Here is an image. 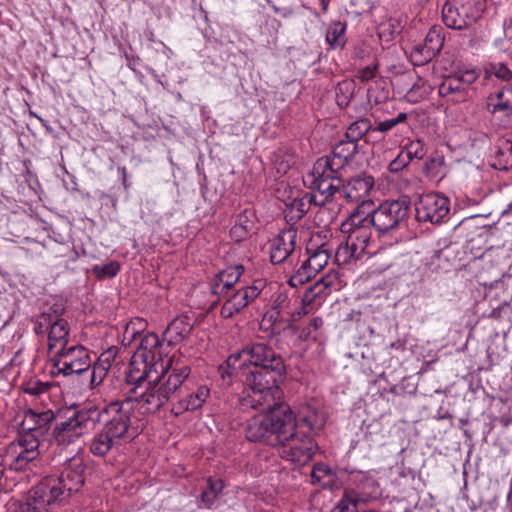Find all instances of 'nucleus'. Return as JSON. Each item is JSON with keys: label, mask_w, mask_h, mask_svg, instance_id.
Instances as JSON below:
<instances>
[{"label": "nucleus", "mask_w": 512, "mask_h": 512, "mask_svg": "<svg viewBox=\"0 0 512 512\" xmlns=\"http://www.w3.org/2000/svg\"><path fill=\"white\" fill-rule=\"evenodd\" d=\"M134 420V401L130 398L112 401L102 407L88 405L66 419L57 420L51 436L58 445L68 446L101 423V429L88 441L87 447L93 456L104 457L139 434Z\"/></svg>", "instance_id": "nucleus-1"}, {"label": "nucleus", "mask_w": 512, "mask_h": 512, "mask_svg": "<svg viewBox=\"0 0 512 512\" xmlns=\"http://www.w3.org/2000/svg\"><path fill=\"white\" fill-rule=\"evenodd\" d=\"M160 367L161 374L155 377L151 372H144L141 376L132 372L130 375L131 382H147L145 391L135 398L143 413L157 412L174 394L178 397L171 408L174 415L202 408L210 396V389L207 385H192L188 365L171 367L169 372L163 363Z\"/></svg>", "instance_id": "nucleus-2"}, {"label": "nucleus", "mask_w": 512, "mask_h": 512, "mask_svg": "<svg viewBox=\"0 0 512 512\" xmlns=\"http://www.w3.org/2000/svg\"><path fill=\"white\" fill-rule=\"evenodd\" d=\"M242 358H244V362L249 361L253 365L245 378V384L251 390L249 397L252 407L275 406L282 397L279 387L285 374L282 357L263 342H251L246 344L241 351L228 357V367L236 369L237 363Z\"/></svg>", "instance_id": "nucleus-3"}, {"label": "nucleus", "mask_w": 512, "mask_h": 512, "mask_svg": "<svg viewBox=\"0 0 512 512\" xmlns=\"http://www.w3.org/2000/svg\"><path fill=\"white\" fill-rule=\"evenodd\" d=\"M84 466L74 459L59 477L49 476L36 485L26 500L33 512H46L62 504L84 484Z\"/></svg>", "instance_id": "nucleus-4"}, {"label": "nucleus", "mask_w": 512, "mask_h": 512, "mask_svg": "<svg viewBox=\"0 0 512 512\" xmlns=\"http://www.w3.org/2000/svg\"><path fill=\"white\" fill-rule=\"evenodd\" d=\"M358 150V144L347 141L345 138L340 140L332 149V152L319 158L313 165L312 171L307 174L305 183L309 184L310 189L328 191L334 189L332 182L329 185L326 180L341 174V171L354 158Z\"/></svg>", "instance_id": "nucleus-5"}, {"label": "nucleus", "mask_w": 512, "mask_h": 512, "mask_svg": "<svg viewBox=\"0 0 512 512\" xmlns=\"http://www.w3.org/2000/svg\"><path fill=\"white\" fill-rule=\"evenodd\" d=\"M284 217L289 227L301 220L308 212L314 211V222L318 227H326L336 218L339 204L328 200L322 192L305 193L285 204Z\"/></svg>", "instance_id": "nucleus-6"}, {"label": "nucleus", "mask_w": 512, "mask_h": 512, "mask_svg": "<svg viewBox=\"0 0 512 512\" xmlns=\"http://www.w3.org/2000/svg\"><path fill=\"white\" fill-rule=\"evenodd\" d=\"M368 218L352 215L349 222L344 224V231L348 233L346 241L338 247L337 261L347 263L350 260H359L365 254L371 239Z\"/></svg>", "instance_id": "nucleus-7"}, {"label": "nucleus", "mask_w": 512, "mask_h": 512, "mask_svg": "<svg viewBox=\"0 0 512 512\" xmlns=\"http://www.w3.org/2000/svg\"><path fill=\"white\" fill-rule=\"evenodd\" d=\"M53 376L71 377L88 371L92 365L90 352L84 346L72 344L50 356Z\"/></svg>", "instance_id": "nucleus-8"}, {"label": "nucleus", "mask_w": 512, "mask_h": 512, "mask_svg": "<svg viewBox=\"0 0 512 512\" xmlns=\"http://www.w3.org/2000/svg\"><path fill=\"white\" fill-rule=\"evenodd\" d=\"M411 201L408 197L385 200L366 218L379 233L399 228L409 216Z\"/></svg>", "instance_id": "nucleus-9"}, {"label": "nucleus", "mask_w": 512, "mask_h": 512, "mask_svg": "<svg viewBox=\"0 0 512 512\" xmlns=\"http://www.w3.org/2000/svg\"><path fill=\"white\" fill-rule=\"evenodd\" d=\"M332 182L334 189L328 191L316 190L326 195L327 199L331 202L335 201V196L338 195L340 198L345 199L349 203H362L366 202V198L369 196L371 190L374 187V178L367 173L357 174L346 182L341 179V174L334 176L333 180H326L327 184Z\"/></svg>", "instance_id": "nucleus-10"}, {"label": "nucleus", "mask_w": 512, "mask_h": 512, "mask_svg": "<svg viewBox=\"0 0 512 512\" xmlns=\"http://www.w3.org/2000/svg\"><path fill=\"white\" fill-rule=\"evenodd\" d=\"M485 9V0H447L442 8L443 22L449 28L463 30L476 23Z\"/></svg>", "instance_id": "nucleus-11"}, {"label": "nucleus", "mask_w": 512, "mask_h": 512, "mask_svg": "<svg viewBox=\"0 0 512 512\" xmlns=\"http://www.w3.org/2000/svg\"><path fill=\"white\" fill-rule=\"evenodd\" d=\"M40 439L33 436H19L17 442L11 443L5 453L0 455V470L2 474L5 468L13 471H22L38 458L43 447Z\"/></svg>", "instance_id": "nucleus-12"}, {"label": "nucleus", "mask_w": 512, "mask_h": 512, "mask_svg": "<svg viewBox=\"0 0 512 512\" xmlns=\"http://www.w3.org/2000/svg\"><path fill=\"white\" fill-rule=\"evenodd\" d=\"M476 68L458 70L446 76L438 87L441 97L452 103H464L471 100L476 92L474 83L479 78Z\"/></svg>", "instance_id": "nucleus-13"}, {"label": "nucleus", "mask_w": 512, "mask_h": 512, "mask_svg": "<svg viewBox=\"0 0 512 512\" xmlns=\"http://www.w3.org/2000/svg\"><path fill=\"white\" fill-rule=\"evenodd\" d=\"M255 408L268 411L269 420H272L270 425V441H272V447L282 446L295 435V430H297V418L290 407L283 403L281 399L277 401L275 406L269 408L256 406Z\"/></svg>", "instance_id": "nucleus-14"}, {"label": "nucleus", "mask_w": 512, "mask_h": 512, "mask_svg": "<svg viewBox=\"0 0 512 512\" xmlns=\"http://www.w3.org/2000/svg\"><path fill=\"white\" fill-rule=\"evenodd\" d=\"M265 283L263 280H256L252 285L241 286L230 290L227 294H221L219 298L224 299L221 307V316L223 318H231L240 313L245 307L257 299Z\"/></svg>", "instance_id": "nucleus-15"}, {"label": "nucleus", "mask_w": 512, "mask_h": 512, "mask_svg": "<svg viewBox=\"0 0 512 512\" xmlns=\"http://www.w3.org/2000/svg\"><path fill=\"white\" fill-rule=\"evenodd\" d=\"M416 219L419 222L441 223L450 212V201L439 193H427L415 203Z\"/></svg>", "instance_id": "nucleus-16"}, {"label": "nucleus", "mask_w": 512, "mask_h": 512, "mask_svg": "<svg viewBox=\"0 0 512 512\" xmlns=\"http://www.w3.org/2000/svg\"><path fill=\"white\" fill-rule=\"evenodd\" d=\"M282 447L283 458L297 465H305L313 458L317 444L306 431L295 430V435Z\"/></svg>", "instance_id": "nucleus-17"}, {"label": "nucleus", "mask_w": 512, "mask_h": 512, "mask_svg": "<svg viewBox=\"0 0 512 512\" xmlns=\"http://www.w3.org/2000/svg\"><path fill=\"white\" fill-rule=\"evenodd\" d=\"M309 256L302 262L301 266L293 274L288 283L292 287H297L309 282L328 264L330 254L324 245L311 252L307 249Z\"/></svg>", "instance_id": "nucleus-18"}, {"label": "nucleus", "mask_w": 512, "mask_h": 512, "mask_svg": "<svg viewBox=\"0 0 512 512\" xmlns=\"http://www.w3.org/2000/svg\"><path fill=\"white\" fill-rule=\"evenodd\" d=\"M297 229L289 227L280 231L270 245V259L273 264L292 263L296 252Z\"/></svg>", "instance_id": "nucleus-19"}, {"label": "nucleus", "mask_w": 512, "mask_h": 512, "mask_svg": "<svg viewBox=\"0 0 512 512\" xmlns=\"http://www.w3.org/2000/svg\"><path fill=\"white\" fill-rule=\"evenodd\" d=\"M485 109L494 120H506L512 115V85L503 86L490 93L485 100Z\"/></svg>", "instance_id": "nucleus-20"}, {"label": "nucleus", "mask_w": 512, "mask_h": 512, "mask_svg": "<svg viewBox=\"0 0 512 512\" xmlns=\"http://www.w3.org/2000/svg\"><path fill=\"white\" fill-rule=\"evenodd\" d=\"M64 307L61 304L54 305V316L48 331V350L50 354L58 352L69 346V325L61 316Z\"/></svg>", "instance_id": "nucleus-21"}, {"label": "nucleus", "mask_w": 512, "mask_h": 512, "mask_svg": "<svg viewBox=\"0 0 512 512\" xmlns=\"http://www.w3.org/2000/svg\"><path fill=\"white\" fill-rule=\"evenodd\" d=\"M159 346H160V341H159V337L156 333L149 332V333H146L143 337H141L138 354L144 360L143 370L140 371V369L135 370L134 368H131L128 373V376H127V380L129 383L136 384L138 387H140L142 384L145 383V382H140V383L131 382L130 375L132 372H134L136 376H141L144 372H151L153 377H155L156 375H159L157 373L156 368H155V371L148 369V361L154 362L160 358Z\"/></svg>", "instance_id": "nucleus-22"}, {"label": "nucleus", "mask_w": 512, "mask_h": 512, "mask_svg": "<svg viewBox=\"0 0 512 512\" xmlns=\"http://www.w3.org/2000/svg\"><path fill=\"white\" fill-rule=\"evenodd\" d=\"M373 491L357 493L356 490H346L337 505L331 512H360L359 505L372 500H376L381 496V489L377 482H370Z\"/></svg>", "instance_id": "nucleus-23"}, {"label": "nucleus", "mask_w": 512, "mask_h": 512, "mask_svg": "<svg viewBox=\"0 0 512 512\" xmlns=\"http://www.w3.org/2000/svg\"><path fill=\"white\" fill-rule=\"evenodd\" d=\"M244 272L242 265H235L223 269L215 275L211 282V293L215 296L227 294L230 290L236 289L240 283V277Z\"/></svg>", "instance_id": "nucleus-24"}, {"label": "nucleus", "mask_w": 512, "mask_h": 512, "mask_svg": "<svg viewBox=\"0 0 512 512\" xmlns=\"http://www.w3.org/2000/svg\"><path fill=\"white\" fill-rule=\"evenodd\" d=\"M265 412L249 419L246 426V438L251 442H261L272 446V441H270L272 420H269L268 411Z\"/></svg>", "instance_id": "nucleus-25"}, {"label": "nucleus", "mask_w": 512, "mask_h": 512, "mask_svg": "<svg viewBox=\"0 0 512 512\" xmlns=\"http://www.w3.org/2000/svg\"><path fill=\"white\" fill-rule=\"evenodd\" d=\"M326 417L322 411L311 406L304 407L297 419V430L304 431L307 428L309 432L317 433L325 425Z\"/></svg>", "instance_id": "nucleus-26"}, {"label": "nucleus", "mask_w": 512, "mask_h": 512, "mask_svg": "<svg viewBox=\"0 0 512 512\" xmlns=\"http://www.w3.org/2000/svg\"><path fill=\"white\" fill-rule=\"evenodd\" d=\"M374 266L375 272L382 273L391 269L393 275L401 276L409 272L408 270L410 268V259L404 256H400L396 257L394 261H387L386 255L381 253L377 255Z\"/></svg>", "instance_id": "nucleus-27"}, {"label": "nucleus", "mask_w": 512, "mask_h": 512, "mask_svg": "<svg viewBox=\"0 0 512 512\" xmlns=\"http://www.w3.org/2000/svg\"><path fill=\"white\" fill-rule=\"evenodd\" d=\"M114 357L115 354L112 350H108L100 355L98 361L93 365L90 374V385L92 388L97 387L103 382Z\"/></svg>", "instance_id": "nucleus-28"}, {"label": "nucleus", "mask_w": 512, "mask_h": 512, "mask_svg": "<svg viewBox=\"0 0 512 512\" xmlns=\"http://www.w3.org/2000/svg\"><path fill=\"white\" fill-rule=\"evenodd\" d=\"M346 28V23L341 21H333L329 24L325 39L331 49H342L345 46L347 42Z\"/></svg>", "instance_id": "nucleus-29"}, {"label": "nucleus", "mask_w": 512, "mask_h": 512, "mask_svg": "<svg viewBox=\"0 0 512 512\" xmlns=\"http://www.w3.org/2000/svg\"><path fill=\"white\" fill-rule=\"evenodd\" d=\"M494 166L500 170L512 168V134L501 139L497 145Z\"/></svg>", "instance_id": "nucleus-30"}, {"label": "nucleus", "mask_w": 512, "mask_h": 512, "mask_svg": "<svg viewBox=\"0 0 512 512\" xmlns=\"http://www.w3.org/2000/svg\"><path fill=\"white\" fill-rule=\"evenodd\" d=\"M56 420L55 413L51 410H45V411H36V438L40 439L42 442V445H45V442L49 439L48 431L50 429L51 423Z\"/></svg>", "instance_id": "nucleus-31"}, {"label": "nucleus", "mask_w": 512, "mask_h": 512, "mask_svg": "<svg viewBox=\"0 0 512 512\" xmlns=\"http://www.w3.org/2000/svg\"><path fill=\"white\" fill-rule=\"evenodd\" d=\"M191 329L190 323L185 318L179 317L168 325L165 336L169 338V342H179L189 335Z\"/></svg>", "instance_id": "nucleus-32"}, {"label": "nucleus", "mask_w": 512, "mask_h": 512, "mask_svg": "<svg viewBox=\"0 0 512 512\" xmlns=\"http://www.w3.org/2000/svg\"><path fill=\"white\" fill-rule=\"evenodd\" d=\"M371 122L367 118H361L350 124L345 133V139L354 144H358V141L362 139L370 130Z\"/></svg>", "instance_id": "nucleus-33"}, {"label": "nucleus", "mask_w": 512, "mask_h": 512, "mask_svg": "<svg viewBox=\"0 0 512 512\" xmlns=\"http://www.w3.org/2000/svg\"><path fill=\"white\" fill-rule=\"evenodd\" d=\"M224 489L221 479L208 478L207 488L201 493V501L207 508H210Z\"/></svg>", "instance_id": "nucleus-34"}, {"label": "nucleus", "mask_w": 512, "mask_h": 512, "mask_svg": "<svg viewBox=\"0 0 512 512\" xmlns=\"http://www.w3.org/2000/svg\"><path fill=\"white\" fill-rule=\"evenodd\" d=\"M313 484H319L323 487L329 486L333 480L331 468L325 463H317L311 471Z\"/></svg>", "instance_id": "nucleus-35"}, {"label": "nucleus", "mask_w": 512, "mask_h": 512, "mask_svg": "<svg viewBox=\"0 0 512 512\" xmlns=\"http://www.w3.org/2000/svg\"><path fill=\"white\" fill-rule=\"evenodd\" d=\"M485 74L489 76H495L496 78L503 81L512 80V71L505 63L502 62H490L485 66Z\"/></svg>", "instance_id": "nucleus-36"}, {"label": "nucleus", "mask_w": 512, "mask_h": 512, "mask_svg": "<svg viewBox=\"0 0 512 512\" xmlns=\"http://www.w3.org/2000/svg\"><path fill=\"white\" fill-rule=\"evenodd\" d=\"M436 55L425 45L419 44L411 51V62L415 66H422L430 62Z\"/></svg>", "instance_id": "nucleus-37"}, {"label": "nucleus", "mask_w": 512, "mask_h": 512, "mask_svg": "<svg viewBox=\"0 0 512 512\" xmlns=\"http://www.w3.org/2000/svg\"><path fill=\"white\" fill-rule=\"evenodd\" d=\"M120 268L121 266L118 261H110L103 265H94L92 272L98 279H105L115 277Z\"/></svg>", "instance_id": "nucleus-38"}, {"label": "nucleus", "mask_w": 512, "mask_h": 512, "mask_svg": "<svg viewBox=\"0 0 512 512\" xmlns=\"http://www.w3.org/2000/svg\"><path fill=\"white\" fill-rule=\"evenodd\" d=\"M435 55H437L444 44V37L441 35L440 30L433 27L428 31L424 39V43Z\"/></svg>", "instance_id": "nucleus-39"}, {"label": "nucleus", "mask_w": 512, "mask_h": 512, "mask_svg": "<svg viewBox=\"0 0 512 512\" xmlns=\"http://www.w3.org/2000/svg\"><path fill=\"white\" fill-rule=\"evenodd\" d=\"M367 98L371 105L384 103L389 98V90L376 82L374 86L368 88Z\"/></svg>", "instance_id": "nucleus-40"}, {"label": "nucleus", "mask_w": 512, "mask_h": 512, "mask_svg": "<svg viewBox=\"0 0 512 512\" xmlns=\"http://www.w3.org/2000/svg\"><path fill=\"white\" fill-rule=\"evenodd\" d=\"M50 388L51 384L49 382H42L35 379L26 381L22 384V390L24 393L31 396H40L42 394H46Z\"/></svg>", "instance_id": "nucleus-41"}, {"label": "nucleus", "mask_w": 512, "mask_h": 512, "mask_svg": "<svg viewBox=\"0 0 512 512\" xmlns=\"http://www.w3.org/2000/svg\"><path fill=\"white\" fill-rule=\"evenodd\" d=\"M54 316V305L44 309L41 315L38 317L37 322L34 326V331L37 334L48 333Z\"/></svg>", "instance_id": "nucleus-42"}, {"label": "nucleus", "mask_w": 512, "mask_h": 512, "mask_svg": "<svg viewBox=\"0 0 512 512\" xmlns=\"http://www.w3.org/2000/svg\"><path fill=\"white\" fill-rule=\"evenodd\" d=\"M36 411L29 409L24 413L23 420L20 424L21 434L20 436H28L31 434L33 438H36Z\"/></svg>", "instance_id": "nucleus-43"}, {"label": "nucleus", "mask_w": 512, "mask_h": 512, "mask_svg": "<svg viewBox=\"0 0 512 512\" xmlns=\"http://www.w3.org/2000/svg\"><path fill=\"white\" fill-rule=\"evenodd\" d=\"M352 97V85L349 82L339 83L336 88V101L341 108L348 106Z\"/></svg>", "instance_id": "nucleus-44"}, {"label": "nucleus", "mask_w": 512, "mask_h": 512, "mask_svg": "<svg viewBox=\"0 0 512 512\" xmlns=\"http://www.w3.org/2000/svg\"><path fill=\"white\" fill-rule=\"evenodd\" d=\"M404 153L411 161L413 159H422L426 155L424 144L420 140L411 141L403 148Z\"/></svg>", "instance_id": "nucleus-45"}, {"label": "nucleus", "mask_w": 512, "mask_h": 512, "mask_svg": "<svg viewBox=\"0 0 512 512\" xmlns=\"http://www.w3.org/2000/svg\"><path fill=\"white\" fill-rule=\"evenodd\" d=\"M408 115L405 112H400L396 117L387 119L384 121H380L378 126L374 129L375 131H379L382 133H386L397 125L405 123L407 121Z\"/></svg>", "instance_id": "nucleus-46"}, {"label": "nucleus", "mask_w": 512, "mask_h": 512, "mask_svg": "<svg viewBox=\"0 0 512 512\" xmlns=\"http://www.w3.org/2000/svg\"><path fill=\"white\" fill-rule=\"evenodd\" d=\"M252 223L248 217V211L245 210L243 213L237 216L235 225L231 229V233H237V231L242 230L243 233H248L251 229Z\"/></svg>", "instance_id": "nucleus-47"}, {"label": "nucleus", "mask_w": 512, "mask_h": 512, "mask_svg": "<svg viewBox=\"0 0 512 512\" xmlns=\"http://www.w3.org/2000/svg\"><path fill=\"white\" fill-rule=\"evenodd\" d=\"M378 64H373L358 70L357 77L361 82H368L377 75Z\"/></svg>", "instance_id": "nucleus-48"}, {"label": "nucleus", "mask_w": 512, "mask_h": 512, "mask_svg": "<svg viewBox=\"0 0 512 512\" xmlns=\"http://www.w3.org/2000/svg\"><path fill=\"white\" fill-rule=\"evenodd\" d=\"M410 160L408 159L407 155L402 150L399 155L390 162L389 164V170L391 172H399L402 169H404L408 164Z\"/></svg>", "instance_id": "nucleus-49"}, {"label": "nucleus", "mask_w": 512, "mask_h": 512, "mask_svg": "<svg viewBox=\"0 0 512 512\" xmlns=\"http://www.w3.org/2000/svg\"><path fill=\"white\" fill-rule=\"evenodd\" d=\"M145 328V322L144 320L140 319V318H136L135 320L131 321L127 327H126V330H125V335L128 336L130 335L131 336V339H133L136 334H139L141 330H143Z\"/></svg>", "instance_id": "nucleus-50"}, {"label": "nucleus", "mask_w": 512, "mask_h": 512, "mask_svg": "<svg viewBox=\"0 0 512 512\" xmlns=\"http://www.w3.org/2000/svg\"><path fill=\"white\" fill-rule=\"evenodd\" d=\"M323 325V320L320 317H314L312 318L308 325L303 329V333L307 338H316L315 335H312L313 332H316L319 328H321Z\"/></svg>", "instance_id": "nucleus-51"}, {"label": "nucleus", "mask_w": 512, "mask_h": 512, "mask_svg": "<svg viewBox=\"0 0 512 512\" xmlns=\"http://www.w3.org/2000/svg\"><path fill=\"white\" fill-rule=\"evenodd\" d=\"M425 94V92L421 91L420 86L414 85L411 89L407 91L406 98L408 99V101L416 103L423 99L425 97Z\"/></svg>", "instance_id": "nucleus-52"}, {"label": "nucleus", "mask_w": 512, "mask_h": 512, "mask_svg": "<svg viewBox=\"0 0 512 512\" xmlns=\"http://www.w3.org/2000/svg\"><path fill=\"white\" fill-rule=\"evenodd\" d=\"M494 44L499 50L506 53L508 56H512L511 39H497Z\"/></svg>", "instance_id": "nucleus-53"}, {"label": "nucleus", "mask_w": 512, "mask_h": 512, "mask_svg": "<svg viewBox=\"0 0 512 512\" xmlns=\"http://www.w3.org/2000/svg\"><path fill=\"white\" fill-rule=\"evenodd\" d=\"M6 512H33V509L30 504L24 502L18 505L10 506Z\"/></svg>", "instance_id": "nucleus-54"}, {"label": "nucleus", "mask_w": 512, "mask_h": 512, "mask_svg": "<svg viewBox=\"0 0 512 512\" xmlns=\"http://www.w3.org/2000/svg\"><path fill=\"white\" fill-rule=\"evenodd\" d=\"M117 171H118V173L121 175L122 185H123L124 189H125L126 191H128V190H129V188H130V183H129V182H128V180H127V169H126V167H124V166H119V167L117 168Z\"/></svg>", "instance_id": "nucleus-55"}, {"label": "nucleus", "mask_w": 512, "mask_h": 512, "mask_svg": "<svg viewBox=\"0 0 512 512\" xmlns=\"http://www.w3.org/2000/svg\"><path fill=\"white\" fill-rule=\"evenodd\" d=\"M370 482H376L375 480H367L366 482H364L361 487H360V490L357 491V493H363L364 491L366 492H371L373 491V486L370 484Z\"/></svg>", "instance_id": "nucleus-56"}, {"label": "nucleus", "mask_w": 512, "mask_h": 512, "mask_svg": "<svg viewBox=\"0 0 512 512\" xmlns=\"http://www.w3.org/2000/svg\"><path fill=\"white\" fill-rule=\"evenodd\" d=\"M417 271H418V274L416 275V278L421 282L424 281L425 275L428 271L427 265H423L422 267H419Z\"/></svg>", "instance_id": "nucleus-57"}, {"label": "nucleus", "mask_w": 512, "mask_h": 512, "mask_svg": "<svg viewBox=\"0 0 512 512\" xmlns=\"http://www.w3.org/2000/svg\"><path fill=\"white\" fill-rule=\"evenodd\" d=\"M331 0H319L321 10L323 13H326L328 11V6Z\"/></svg>", "instance_id": "nucleus-58"}, {"label": "nucleus", "mask_w": 512, "mask_h": 512, "mask_svg": "<svg viewBox=\"0 0 512 512\" xmlns=\"http://www.w3.org/2000/svg\"><path fill=\"white\" fill-rule=\"evenodd\" d=\"M231 234L236 237H239V238H244L247 235V233H243L242 230L237 231V233H231Z\"/></svg>", "instance_id": "nucleus-59"}, {"label": "nucleus", "mask_w": 512, "mask_h": 512, "mask_svg": "<svg viewBox=\"0 0 512 512\" xmlns=\"http://www.w3.org/2000/svg\"><path fill=\"white\" fill-rule=\"evenodd\" d=\"M35 116H36V118H37V119H38V120H39V121H40V122H41V123H42L46 128H48V126H47V124H46V121H45L43 118H41V117H39V116H37V115H35Z\"/></svg>", "instance_id": "nucleus-60"}, {"label": "nucleus", "mask_w": 512, "mask_h": 512, "mask_svg": "<svg viewBox=\"0 0 512 512\" xmlns=\"http://www.w3.org/2000/svg\"><path fill=\"white\" fill-rule=\"evenodd\" d=\"M440 164V162H437L436 160H432L430 163L427 164V168L430 167V165Z\"/></svg>", "instance_id": "nucleus-61"}, {"label": "nucleus", "mask_w": 512, "mask_h": 512, "mask_svg": "<svg viewBox=\"0 0 512 512\" xmlns=\"http://www.w3.org/2000/svg\"><path fill=\"white\" fill-rule=\"evenodd\" d=\"M321 282L325 285V287L330 286V282H326L324 279H321Z\"/></svg>", "instance_id": "nucleus-62"}]
</instances>
